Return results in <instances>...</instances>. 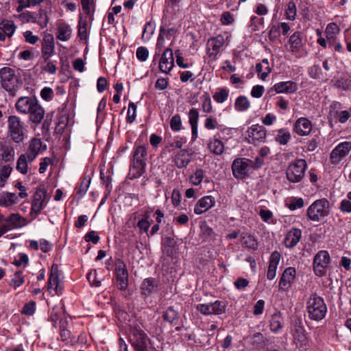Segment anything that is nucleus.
I'll list each match as a JSON object with an SVG mask.
<instances>
[{"label": "nucleus", "mask_w": 351, "mask_h": 351, "mask_svg": "<svg viewBox=\"0 0 351 351\" xmlns=\"http://www.w3.org/2000/svg\"><path fill=\"white\" fill-rule=\"evenodd\" d=\"M116 317L120 320V322L130 324V330L129 335L130 341L132 345L138 350L143 349L146 348V340L147 335L141 330V327L137 324L132 325L131 322H134V319H128L130 315L125 311L121 308H119L115 311Z\"/></svg>", "instance_id": "f257e3e1"}, {"label": "nucleus", "mask_w": 351, "mask_h": 351, "mask_svg": "<svg viewBox=\"0 0 351 351\" xmlns=\"http://www.w3.org/2000/svg\"><path fill=\"white\" fill-rule=\"evenodd\" d=\"M306 309L309 318L315 321L322 320L327 312V307L323 298L316 295L309 298Z\"/></svg>", "instance_id": "f03ea898"}, {"label": "nucleus", "mask_w": 351, "mask_h": 351, "mask_svg": "<svg viewBox=\"0 0 351 351\" xmlns=\"http://www.w3.org/2000/svg\"><path fill=\"white\" fill-rule=\"evenodd\" d=\"M307 163L304 159H296L291 162L286 169L287 179L291 183H298L304 177Z\"/></svg>", "instance_id": "7ed1b4c3"}, {"label": "nucleus", "mask_w": 351, "mask_h": 351, "mask_svg": "<svg viewBox=\"0 0 351 351\" xmlns=\"http://www.w3.org/2000/svg\"><path fill=\"white\" fill-rule=\"evenodd\" d=\"M329 202L325 199L315 200L307 209L308 219L313 221H319L329 214Z\"/></svg>", "instance_id": "20e7f679"}, {"label": "nucleus", "mask_w": 351, "mask_h": 351, "mask_svg": "<svg viewBox=\"0 0 351 351\" xmlns=\"http://www.w3.org/2000/svg\"><path fill=\"white\" fill-rule=\"evenodd\" d=\"M229 36L218 34L216 36L209 38L206 43V53L209 58L216 60L220 53L221 48L228 45Z\"/></svg>", "instance_id": "39448f33"}, {"label": "nucleus", "mask_w": 351, "mask_h": 351, "mask_svg": "<svg viewBox=\"0 0 351 351\" xmlns=\"http://www.w3.org/2000/svg\"><path fill=\"white\" fill-rule=\"evenodd\" d=\"M0 79L1 86L6 91L12 93L18 88L19 78L14 69L6 66L1 69Z\"/></svg>", "instance_id": "423d86ee"}, {"label": "nucleus", "mask_w": 351, "mask_h": 351, "mask_svg": "<svg viewBox=\"0 0 351 351\" xmlns=\"http://www.w3.org/2000/svg\"><path fill=\"white\" fill-rule=\"evenodd\" d=\"M8 131L11 139L16 143H21L24 140V128L21 119L15 115L8 119Z\"/></svg>", "instance_id": "0eeeda50"}, {"label": "nucleus", "mask_w": 351, "mask_h": 351, "mask_svg": "<svg viewBox=\"0 0 351 351\" xmlns=\"http://www.w3.org/2000/svg\"><path fill=\"white\" fill-rule=\"evenodd\" d=\"M330 256L326 250H320L313 258V267L316 276L322 277L326 274Z\"/></svg>", "instance_id": "6e6552de"}, {"label": "nucleus", "mask_w": 351, "mask_h": 351, "mask_svg": "<svg viewBox=\"0 0 351 351\" xmlns=\"http://www.w3.org/2000/svg\"><path fill=\"white\" fill-rule=\"evenodd\" d=\"M252 160L245 158H236L232 165V173L237 179H243L252 171Z\"/></svg>", "instance_id": "1a4fd4ad"}, {"label": "nucleus", "mask_w": 351, "mask_h": 351, "mask_svg": "<svg viewBox=\"0 0 351 351\" xmlns=\"http://www.w3.org/2000/svg\"><path fill=\"white\" fill-rule=\"evenodd\" d=\"M114 285L121 291H125L128 287V272L125 264L118 260L115 264Z\"/></svg>", "instance_id": "9d476101"}, {"label": "nucleus", "mask_w": 351, "mask_h": 351, "mask_svg": "<svg viewBox=\"0 0 351 351\" xmlns=\"http://www.w3.org/2000/svg\"><path fill=\"white\" fill-rule=\"evenodd\" d=\"M147 151L144 146L136 147L133 154L132 167L136 170L137 176H140L146 165Z\"/></svg>", "instance_id": "9b49d317"}, {"label": "nucleus", "mask_w": 351, "mask_h": 351, "mask_svg": "<svg viewBox=\"0 0 351 351\" xmlns=\"http://www.w3.org/2000/svg\"><path fill=\"white\" fill-rule=\"evenodd\" d=\"M247 132L248 143L254 145L264 142L267 136L265 128L258 124L252 125Z\"/></svg>", "instance_id": "f8f14e48"}, {"label": "nucleus", "mask_w": 351, "mask_h": 351, "mask_svg": "<svg viewBox=\"0 0 351 351\" xmlns=\"http://www.w3.org/2000/svg\"><path fill=\"white\" fill-rule=\"evenodd\" d=\"M24 222L25 219L19 214H11L8 217L0 214V226L3 227L7 232L22 227Z\"/></svg>", "instance_id": "ddd939ff"}, {"label": "nucleus", "mask_w": 351, "mask_h": 351, "mask_svg": "<svg viewBox=\"0 0 351 351\" xmlns=\"http://www.w3.org/2000/svg\"><path fill=\"white\" fill-rule=\"evenodd\" d=\"M351 150V142L344 141L338 144L330 153V161L337 165L346 157Z\"/></svg>", "instance_id": "4468645a"}, {"label": "nucleus", "mask_w": 351, "mask_h": 351, "mask_svg": "<svg viewBox=\"0 0 351 351\" xmlns=\"http://www.w3.org/2000/svg\"><path fill=\"white\" fill-rule=\"evenodd\" d=\"M196 309L205 315H219L225 312V306L217 300L212 303L198 304Z\"/></svg>", "instance_id": "2eb2a0df"}, {"label": "nucleus", "mask_w": 351, "mask_h": 351, "mask_svg": "<svg viewBox=\"0 0 351 351\" xmlns=\"http://www.w3.org/2000/svg\"><path fill=\"white\" fill-rule=\"evenodd\" d=\"M295 268L290 267L285 269L278 283L279 289L282 291H289L295 280Z\"/></svg>", "instance_id": "dca6fc26"}, {"label": "nucleus", "mask_w": 351, "mask_h": 351, "mask_svg": "<svg viewBox=\"0 0 351 351\" xmlns=\"http://www.w3.org/2000/svg\"><path fill=\"white\" fill-rule=\"evenodd\" d=\"M313 126L312 122L308 119L300 117L295 121L293 130L298 135L305 136L311 134Z\"/></svg>", "instance_id": "f3484780"}, {"label": "nucleus", "mask_w": 351, "mask_h": 351, "mask_svg": "<svg viewBox=\"0 0 351 351\" xmlns=\"http://www.w3.org/2000/svg\"><path fill=\"white\" fill-rule=\"evenodd\" d=\"M45 110L39 104L36 98L34 102L29 108V112H26V114H29V119L35 124L40 123L44 118Z\"/></svg>", "instance_id": "a211bd4d"}, {"label": "nucleus", "mask_w": 351, "mask_h": 351, "mask_svg": "<svg viewBox=\"0 0 351 351\" xmlns=\"http://www.w3.org/2000/svg\"><path fill=\"white\" fill-rule=\"evenodd\" d=\"M45 149V145L43 148V143L40 139L33 138L29 142L27 151L24 154L29 158V162H32Z\"/></svg>", "instance_id": "6ab92c4d"}, {"label": "nucleus", "mask_w": 351, "mask_h": 351, "mask_svg": "<svg viewBox=\"0 0 351 351\" xmlns=\"http://www.w3.org/2000/svg\"><path fill=\"white\" fill-rule=\"evenodd\" d=\"M174 66V58L173 51L168 48L165 49L159 61L160 72L168 74Z\"/></svg>", "instance_id": "aec40b11"}, {"label": "nucleus", "mask_w": 351, "mask_h": 351, "mask_svg": "<svg viewBox=\"0 0 351 351\" xmlns=\"http://www.w3.org/2000/svg\"><path fill=\"white\" fill-rule=\"evenodd\" d=\"M42 58L47 61L55 53L54 38L52 34H45L41 47Z\"/></svg>", "instance_id": "412c9836"}, {"label": "nucleus", "mask_w": 351, "mask_h": 351, "mask_svg": "<svg viewBox=\"0 0 351 351\" xmlns=\"http://www.w3.org/2000/svg\"><path fill=\"white\" fill-rule=\"evenodd\" d=\"M46 192L42 189H38L32 202L31 213L38 215L46 206Z\"/></svg>", "instance_id": "4be33fe9"}, {"label": "nucleus", "mask_w": 351, "mask_h": 351, "mask_svg": "<svg viewBox=\"0 0 351 351\" xmlns=\"http://www.w3.org/2000/svg\"><path fill=\"white\" fill-rule=\"evenodd\" d=\"M47 289L50 292L53 291V294L59 295L61 293L58 267L56 264H53L51 266L50 276L47 281Z\"/></svg>", "instance_id": "5701e85b"}, {"label": "nucleus", "mask_w": 351, "mask_h": 351, "mask_svg": "<svg viewBox=\"0 0 351 351\" xmlns=\"http://www.w3.org/2000/svg\"><path fill=\"white\" fill-rule=\"evenodd\" d=\"M215 204V199L210 195H206L199 199L194 207V213L196 215H201L210 208L213 207Z\"/></svg>", "instance_id": "b1692460"}, {"label": "nucleus", "mask_w": 351, "mask_h": 351, "mask_svg": "<svg viewBox=\"0 0 351 351\" xmlns=\"http://www.w3.org/2000/svg\"><path fill=\"white\" fill-rule=\"evenodd\" d=\"M273 89L276 93L291 94L297 90L298 86L293 81L280 82L274 85Z\"/></svg>", "instance_id": "393cba45"}, {"label": "nucleus", "mask_w": 351, "mask_h": 351, "mask_svg": "<svg viewBox=\"0 0 351 351\" xmlns=\"http://www.w3.org/2000/svg\"><path fill=\"white\" fill-rule=\"evenodd\" d=\"M302 237V231L298 228H291L286 234L284 243L287 247H295Z\"/></svg>", "instance_id": "a878e982"}, {"label": "nucleus", "mask_w": 351, "mask_h": 351, "mask_svg": "<svg viewBox=\"0 0 351 351\" xmlns=\"http://www.w3.org/2000/svg\"><path fill=\"white\" fill-rule=\"evenodd\" d=\"M191 161V154L186 149L180 150L173 158L175 165L179 169L186 167Z\"/></svg>", "instance_id": "bb28decb"}, {"label": "nucleus", "mask_w": 351, "mask_h": 351, "mask_svg": "<svg viewBox=\"0 0 351 351\" xmlns=\"http://www.w3.org/2000/svg\"><path fill=\"white\" fill-rule=\"evenodd\" d=\"M293 341L298 347H302L307 344L308 337L304 328L300 325L295 326L293 332Z\"/></svg>", "instance_id": "cd10ccee"}, {"label": "nucleus", "mask_w": 351, "mask_h": 351, "mask_svg": "<svg viewBox=\"0 0 351 351\" xmlns=\"http://www.w3.org/2000/svg\"><path fill=\"white\" fill-rule=\"evenodd\" d=\"M280 255L277 252H274L271 255L267 274V278L269 280L274 279L276 277V269L280 261Z\"/></svg>", "instance_id": "c85d7f7f"}, {"label": "nucleus", "mask_w": 351, "mask_h": 351, "mask_svg": "<svg viewBox=\"0 0 351 351\" xmlns=\"http://www.w3.org/2000/svg\"><path fill=\"white\" fill-rule=\"evenodd\" d=\"M35 99L36 97H21L15 104L16 110L21 114H26Z\"/></svg>", "instance_id": "c756f323"}, {"label": "nucleus", "mask_w": 351, "mask_h": 351, "mask_svg": "<svg viewBox=\"0 0 351 351\" xmlns=\"http://www.w3.org/2000/svg\"><path fill=\"white\" fill-rule=\"evenodd\" d=\"M72 35V29L65 23H60L57 28V38L61 41H67Z\"/></svg>", "instance_id": "7c9ffc66"}, {"label": "nucleus", "mask_w": 351, "mask_h": 351, "mask_svg": "<svg viewBox=\"0 0 351 351\" xmlns=\"http://www.w3.org/2000/svg\"><path fill=\"white\" fill-rule=\"evenodd\" d=\"M283 324L284 319L282 313L279 311L275 312L272 315L270 320L269 326L271 330L275 333H277L282 328Z\"/></svg>", "instance_id": "2f4dec72"}, {"label": "nucleus", "mask_w": 351, "mask_h": 351, "mask_svg": "<svg viewBox=\"0 0 351 351\" xmlns=\"http://www.w3.org/2000/svg\"><path fill=\"white\" fill-rule=\"evenodd\" d=\"M157 282L153 278H146L141 285L142 293L145 296L149 295L156 291Z\"/></svg>", "instance_id": "473e14b6"}, {"label": "nucleus", "mask_w": 351, "mask_h": 351, "mask_svg": "<svg viewBox=\"0 0 351 351\" xmlns=\"http://www.w3.org/2000/svg\"><path fill=\"white\" fill-rule=\"evenodd\" d=\"M16 26L14 22L9 19H3L0 22V30L2 31L8 38L12 36L15 32Z\"/></svg>", "instance_id": "72a5a7b5"}, {"label": "nucleus", "mask_w": 351, "mask_h": 351, "mask_svg": "<svg viewBox=\"0 0 351 351\" xmlns=\"http://www.w3.org/2000/svg\"><path fill=\"white\" fill-rule=\"evenodd\" d=\"M256 71L258 75L262 80H265L269 73L271 72L269 61L267 59H263L261 62L256 64Z\"/></svg>", "instance_id": "f704fd0d"}, {"label": "nucleus", "mask_w": 351, "mask_h": 351, "mask_svg": "<svg viewBox=\"0 0 351 351\" xmlns=\"http://www.w3.org/2000/svg\"><path fill=\"white\" fill-rule=\"evenodd\" d=\"M32 16V22L34 23L38 24L40 27L44 28L47 27L49 18L47 14L46 10L44 9H40L36 14L34 16V14H29Z\"/></svg>", "instance_id": "c9c22d12"}, {"label": "nucleus", "mask_w": 351, "mask_h": 351, "mask_svg": "<svg viewBox=\"0 0 351 351\" xmlns=\"http://www.w3.org/2000/svg\"><path fill=\"white\" fill-rule=\"evenodd\" d=\"M19 202L18 196L14 193H4L0 197V206L8 207Z\"/></svg>", "instance_id": "e433bc0d"}, {"label": "nucleus", "mask_w": 351, "mask_h": 351, "mask_svg": "<svg viewBox=\"0 0 351 351\" xmlns=\"http://www.w3.org/2000/svg\"><path fill=\"white\" fill-rule=\"evenodd\" d=\"M208 148L215 155H221L224 151L223 143L218 138H216V135L213 138L210 139L208 143Z\"/></svg>", "instance_id": "4c0bfd02"}, {"label": "nucleus", "mask_w": 351, "mask_h": 351, "mask_svg": "<svg viewBox=\"0 0 351 351\" xmlns=\"http://www.w3.org/2000/svg\"><path fill=\"white\" fill-rule=\"evenodd\" d=\"M29 163H30L29 158L23 154L20 155L17 160L16 169L21 174L26 175L29 171Z\"/></svg>", "instance_id": "58836bf2"}, {"label": "nucleus", "mask_w": 351, "mask_h": 351, "mask_svg": "<svg viewBox=\"0 0 351 351\" xmlns=\"http://www.w3.org/2000/svg\"><path fill=\"white\" fill-rule=\"evenodd\" d=\"M291 50L293 52H298L302 46V37L300 32H295L289 38Z\"/></svg>", "instance_id": "ea45409f"}, {"label": "nucleus", "mask_w": 351, "mask_h": 351, "mask_svg": "<svg viewBox=\"0 0 351 351\" xmlns=\"http://www.w3.org/2000/svg\"><path fill=\"white\" fill-rule=\"evenodd\" d=\"M250 106V101L245 96H239L234 103L235 110L239 112L246 111Z\"/></svg>", "instance_id": "a19ab883"}, {"label": "nucleus", "mask_w": 351, "mask_h": 351, "mask_svg": "<svg viewBox=\"0 0 351 351\" xmlns=\"http://www.w3.org/2000/svg\"><path fill=\"white\" fill-rule=\"evenodd\" d=\"M25 282V276L22 271H17L14 273L10 281V286L16 289L21 287Z\"/></svg>", "instance_id": "79ce46f5"}, {"label": "nucleus", "mask_w": 351, "mask_h": 351, "mask_svg": "<svg viewBox=\"0 0 351 351\" xmlns=\"http://www.w3.org/2000/svg\"><path fill=\"white\" fill-rule=\"evenodd\" d=\"M275 139L280 145H287L291 139V133L287 129L281 128L278 130Z\"/></svg>", "instance_id": "37998d69"}, {"label": "nucleus", "mask_w": 351, "mask_h": 351, "mask_svg": "<svg viewBox=\"0 0 351 351\" xmlns=\"http://www.w3.org/2000/svg\"><path fill=\"white\" fill-rule=\"evenodd\" d=\"M204 176V171L202 169H198L190 176L189 180L193 185L198 186L202 183Z\"/></svg>", "instance_id": "c03bdc74"}, {"label": "nucleus", "mask_w": 351, "mask_h": 351, "mask_svg": "<svg viewBox=\"0 0 351 351\" xmlns=\"http://www.w3.org/2000/svg\"><path fill=\"white\" fill-rule=\"evenodd\" d=\"M229 95V91L226 88H221L213 95L214 100L219 104L226 101Z\"/></svg>", "instance_id": "a18cd8bd"}, {"label": "nucleus", "mask_w": 351, "mask_h": 351, "mask_svg": "<svg viewBox=\"0 0 351 351\" xmlns=\"http://www.w3.org/2000/svg\"><path fill=\"white\" fill-rule=\"evenodd\" d=\"M297 9L295 3L293 1H289L287 3V7L285 10L286 19L290 21H293L295 19Z\"/></svg>", "instance_id": "49530a36"}, {"label": "nucleus", "mask_w": 351, "mask_h": 351, "mask_svg": "<svg viewBox=\"0 0 351 351\" xmlns=\"http://www.w3.org/2000/svg\"><path fill=\"white\" fill-rule=\"evenodd\" d=\"M202 100V110L204 112L209 114L213 112V105L212 101L210 96L205 93L202 97H201Z\"/></svg>", "instance_id": "de8ad7c7"}, {"label": "nucleus", "mask_w": 351, "mask_h": 351, "mask_svg": "<svg viewBox=\"0 0 351 351\" xmlns=\"http://www.w3.org/2000/svg\"><path fill=\"white\" fill-rule=\"evenodd\" d=\"M1 156L2 159L5 161H11L14 159V151L12 147L4 146L2 147Z\"/></svg>", "instance_id": "09e8293b"}, {"label": "nucleus", "mask_w": 351, "mask_h": 351, "mask_svg": "<svg viewBox=\"0 0 351 351\" xmlns=\"http://www.w3.org/2000/svg\"><path fill=\"white\" fill-rule=\"evenodd\" d=\"M163 317L166 321L170 323H173L178 319V313L171 306L167 309Z\"/></svg>", "instance_id": "8fccbe9b"}, {"label": "nucleus", "mask_w": 351, "mask_h": 351, "mask_svg": "<svg viewBox=\"0 0 351 351\" xmlns=\"http://www.w3.org/2000/svg\"><path fill=\"white\" fill-rule=\"evenodd\" d=\"M171 129L174 132H178L182 129V119L180 114H176L170 120Z\"/></svg>", "instance_id": "3c124183"}, {"label": "nucleus", "mask_w": 351, "mask_h": 351, "mask_svg": "<svg viewBox=\"0 0 351 351\" xmlns=\"http://www.w3.org/2000/svg\"><path fill=\"white\" fill-rule=\"evenodd\" d=\"M90 182V179H84L81 182L80 186L78 187H77L76 193L80 197H83L86 194L88 189L89 187Z\"/></svg>", "instance_id": "603ef678"}, {"label": "nucleus", "mask_w": 351, "mask_h": 351, "mask_svg": "<svg viewBox=\"0 0 351 351\" xmlns=\"http://www.w3.org/2000/svg\"><path fill=\"white\" fill-rule=\"evenodd\" d=\"M221 125H219L216 118L213 116L207 117L204 122V127L207 130H215L219 128Z\"/></svg>", "instance_id": "864d4df0"}, {"label": "nucleus", "mask_w": 351, "mask_h": 351, "mask_svg": "<svg viewBox=\"0 0 351 351\" xmlns=\"http://www.w3.org/2000/svg\"><path fill=\"white\" fill-rule=\"evenodd\" d=\"M136 116V106L133 102H130L128 110L127 121L130 123L134 122Z\"/></svg>", "instance_id": "5fc2aeb1"}, {"label": "nucleus", "mask_w": 351, "mask_h": 351, "mask_svg": "<svg viewBox=\"0 0 351 351\" xmlns=\"http://www.w3.org/2000/svg\"><path fill=\"white\" fill-rule=\"evenodd\" d=\"M53 90L50 87H44L40 91L41 98L46 101H51L53 98Z\"/></svg>", "instance_id": "6e6d98bb"}, {"label": "nucleus", "mask_w": 351, "mask_h": 351, "mask_svg": "<svg viewBox=\"0 0 351 351\" xmlns=\"http://www.w3.org/2000/svg\"><path fill=\"white\" fill-rule=\"evenodd\" d=\"M243 244L245 247L250 249L256 250L258 246V243L253 236L248 235L243 237Z\"/></svg>", "instance_id": "4d7b16f0"}, {"label": "nucleus", "mask_w": 351, "mask_h": 351, "mask_svg": "<svg viewBox=\"0 0 351 351\" xmlns=\"http://www.w3.org/2000/svg\"><path fill=\"white\" fill-rule=\"evenodd\" d=\"M12 168L10 165H4L0 169V180L1 182H5L9 178Z\"/></svg>", "instance_id": "13d9d810"}, {"label": "nucleus", "mask_w": 351, "mask_h": 351, "mask_svg": "<svg viewBox=\"0 0 351 351\" xmlns=\"http://www.w3.org/2000/svg\"><path fill=\"white\" fill-rule=\"evenodd\" d=\"M23 36L25 38V41L32 45L36 44L39 40V37L36 35H34L32 32L30 30L23 32Z\"/></svg>", "instance_id": "bf43d9fd"}, {"label": "nucleus", "mask_w": 351, "mask_h": 351, "mask_svg": "<svg viewBox=\"0 0 351 351\" xmlns=\"http://www.w3.org/2000/svg\"><path fill=\"white\" fill-rule=\"evenodd\" d=\"M136 56L140 61L145 62L148 58L149 51L145 47H139L136 49Z\"/></svg>", "instance_id": "052dcab7"}, {"label": "nucleus", "mask_w": 351, "mask_h": 351, "mask_svg": "<svg viewBox=\"0 0 351 351\" xmlns=\"http://www.w3.org/2000/svg\"><path fill=\"white\" fill-rule=\"evenodd\" d=\"M265 338L262 333L256 332L252 337V343L257 348H261L263 346Z\"/></svg>", "instance_id": "680f3d73"}, {"label": "nucleus", "mask_w": 351, "mask_h": 351, "mask_svg": "<svg viewBox=\"0 0 351 351\" xmlns=\"http://www.w3.org/2000/svg\"><path fill=\"white\" fill-rule=\"evenodd\" d=\"M263 23V18H258L256 16H252L250 19V27L253 31H258L260 26Z\"/></svg>", "instance_id": "e2e57ef3"}, {"label": "nucleus", "mask_w": 351, "mask_h": 351, "mask_svg": "<svg viewBox=\"0 0 351 351\" xmlns=\"http://www.w3.org/2000/svg\"><path fill=\"white\" fill-rule=\"evenodd\" d=\"M189 123L192 125H197L199 120V112L197 109L191 108L189 112Z\"/></svg>", "instance_id": "0e129e2a"}, {"label": "nucleus", "mask_w": 351, "mask_h": 351, "mask_svg": "<svg viewBox=\"0 0 351 351\" xmlns=\"http://www.w3.org/2000/svg\"><path fill=\"white\" fill-rule=\"evenodd\" d=\"M45 62H46V64L45 65L42 66V71L47 72L51 75L56 74L57 68L54 62L52 61H49V60Z\"/></svg>", "instance_id": "69168bd1"}, {"label": "nucleus", "mask_w": 351, "mask_h": 351, "mask_svg": "<svg viewBox=\"0 0 351 351\" xmlns=\"http://www.w3.org/2000/svg\"><path fill=\"white\" fill-rule=\"evenodd\" d=\"M176 242L172 239H167V242L164 246V252L168 255H171L175 251Z\"/></svg>", "instance_id": "338daca9"}, {"label": "nucleus", "mask_w": 351, "mask_h": 351, "mask_svg": "<svg viewBox=\"0 0 351 351\" xmlns=\"http://www.w3.org/2000/svg\"><path fill=\"white\" fill-rule=\"evenodd\" d=\"M29 263V258L27 254L21 253L19 255V259L14 260L13 264L15 265L16 267H20L21 265H23L25 267Z\"/></svg>", "instance_id": "774afa93"}]
</instances>
